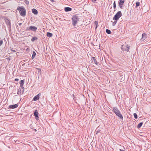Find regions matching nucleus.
Instances as JSON below:
<instances>
[{"mask_svg":"<svg viewBox=\"0 0 151 151\" xmlns=\"http://www.w3.org/2000/svg\"><path fill=\"white\" fill-rule=\"evenodd\" d=\"M22 88L23 89H24V87H23H23H20Z\"/></svg>","mask_w":151,"mask_h":151,"instance_id":"nucleus-37","label":"nucleus"},{"mask_svg":"<svg viewBox=\"0 0 151 151\" xmlns=\"http://www.w3.org/2000/svg\"><path fill=\"white\" fill-rule=\"evenodd\" d=\"M120 151H125L124 150H122L121 149H120Z\"/></svg>","mask_w":151,"mask_h":151,"instance_id":"nucleus-38","label":"nucleus"},{"mask_svg":"<svg viewBox=\"0 0 151 151\" xmlns=\"http://www.w3.org/2000/svg\"><path fill=\"white\" fill-rule=\"evenodd\" d=\"M38 113L37 110H36L35 111L34 113V115L35 116V118L36 120L38 119Z\"/></svg>","mask_w":151,"mask_h":151,"instance_id":"nucleus-7","label":"nucleus"},{"mask_svg":"<svg viewBox=\"0 0 151 151\" xmlns=\"http://www.w3.org/2000/svg\"><path fill=\"white\" fill-rule=\"evenodd\" d=\"M41 95L40 93H39L37 95L35 96L33 98V100L35 101L38 100L40 98V96Z\"/></svg>","mask_w":151,"mask_h":151,"instance_id":"nucleus-9","label":"nucleus"},{"mask_svg":"<svg viewBox=\"0 0 151 151\" xmlns=\"http://www.w3.org/2000/svg\"><path fill=\"white\" fill-rule=\"evenodd\" d=\"M37 39L38 38L36 37H34L32 38L31 40L32 42H34L35 40H37Z\"/></svg>","mask_w":151,"mask_h":151,"instance_id":"nucleus-18","label":"nucleus"},{"mask_svg":"<svg viewBox=\"0 0 151 151\" xmlns=\"http://www.w3.org/2000/svg\"><path fill=\"white\" fill-rule=\"evenodd\" d=\"M95 26V29H96L98 27V22L97 21H96L94 22Z\"/></svg>","mask_w":151,"mask_h":151,"instance_id":"nucleus-21","label":"nucleus"},{"mask_svg":"<svg viewBox=\"0 0 151 151\" xmlns=\"http://www.w3.org/2000/svg\"><path fill=\"white\" fill-rule=\"evenodd\" d=\"M106 32L109 34H110L111 33V31L110 30L106 29Z\"/></svg>","mask_w":151,"mask_h":151,"instance_id":"nucleus-20","label":"nucleus"},{"mask_svg":"<svg viewBox=\"0 0 151 151\" xmlns=\"http://www.w3.org/2000/svg\"><path fill=\"white\" fill-rule=\"evenodd\" d=\"M18 106V104H16L14 105H10L9 106L8 109H14L17 108Z\"/></svg>","mask_w":151,"mask_h":151,"instance_id":"nucleus-6","label":"nucleus"},{"mask_svg":"<svg viewBox=\"0 0 151 151\" xmlns=\"http://www.w3.org/2000/svg\"><path fill=\"white\" fill-rule=\"evenodd\" d=\"M133 115H134V118L135 119H137V115L136 113H134Z\"/></svg>","mask_w":151,"mask_h":151,"instance_id":"nucleus-25","label":"nucleus"},{"mask_svg":"<svg viewBox=\"0 0 151 151\" xmlns=\"http://www.w3.org/2000/svg\"><path fill=\"white\" fill-rule=\"evenodd\" d=\"M22 24V23H19V26H20V25H21Z\"/></svg>","mask_w":151,"mask_h":151,"instance_id":"nucleus-34","label":"nucleus"},{"mask_svg":"<svg viewBox=\"0 0 151 151\" xmlns=\"http://www.w3.org/2000/svg\"><path fill=\"white\" fill-rule=\"evenodd\" d=\"M34 130L35 131V132H36V131H37V130H36V129H34Z\"/></svg>","mask_w":151,"mask_h":151,"instance_id":"nucleus-36","label":"nucleus"},{"mask_svg":"<svg viewBox=\"0 0 151 151\" xmlns=\"http://www.w3.org/2000/svg\"><path fill=\"white\" fill-rule=\"evenodd\" d=\"M15 81H17L19 80V79L18 78H15L14 80Z\"/></svg>","mask_w":151,"mask_h":151,"instance_id":"nucleus-31","label":"nucleus"},{"mask_svg":"<svg viewBox=\"0 0 151 151\" xmlns=\"http://www.w3.org/2000/svg\"><path fill=\"white\" fill-rule=\"evenodd\" d=\"M130 48V46L128 45L125 46L124 45H122L121 46V49L123 51H126L127 52L129 51V49Z\"/></svg>","mask_w":151,"mask_h":151,"instance_id":"nucleus-5","label":"nucleus"},{"mask_svg":"<svg viewBox=\"0 0 151 151\" xmlns=\"http://www.w3.org/2000/svg\"><path fill=\"white\" fill-rule=\"evenodd\" d=\"M5 22L7 26H9V29L11 28V23L9 20L6 19H5Z\"/></svg>","mask_w":151,"mask_h":151,"instance_id":"nucleus-8","label":"nucleus"},{"mask_svg":"<svg viewBox=\"0 0 151 151\" xmlns=\"http://www.w3.org/2000/svg\"><path fill=\"white\" fill-rule=\"evenodd\" d=\"M24 92V89H23V91H22V93H23Z\"/></svg>","mask_w":151,"mask_h":151,"instance_id":"nucleus-40","label":"nucleus"},{"mask_svg":"<svg viewBox=\"0 0 151 151\" xmlns=\"http://www.w3.org/2000/svg\"><path fill=\"white\" fill-rule=\"evenodd\" d=\"M24 2L27 5L29 4V2L27 0H24Z\"/></svg>","mask_w":151,"mask_h":151,"instance_id":"nucleus-26","label":"nucleus"},{"mask_svg":"<svg viewBox=\"0 0 151 151\" xmlns=\"http://www.w3.org/2000/svg\"><path fill=\"white\" fill-rule=\"evenodd\" d=\"M26 30L27 31H30V30H30V27H27L26 29Z\"/></svg>","mask_w":151,"mask_h":151,"instance_id":"nucleus-29","label":"nucleus"},{"mask_svg":"<svg viewBox=\"0 0 151 151\" xmlns=\"http://www.w3.org/2000/svg\"><path fill=\"white\" fill-rule=\"evenodd\" d=\"M122 16V12L121 11H118L114 15V17H113V20H118L119 18Z\"/></svg>","mask_w":151,"mask_h":151,"instance_id":"nucleus-4","label":"nucleus"},{"mask_svg":"<svg viewBox=\"0 0 151 151\" xmlns=\"http://www.w3.org/2000/svg\"><path fill=\"white\" fill-rule=\"evenodd\" d=\"M124 2V0H120L119 2V6L121 8H122V5Z\"/></svg>","mask_w":151,"mask_h":151,"instance_id":"nucleus-12","label":"nucleus"},{"mask_svg":"<svg viewBox=\"0 0 151 151\" xmlns=\"http://www.w3.org/2000/svg\"><path fill=\"white\" fill-rule=\"evenodd\" d=\"M146 35L145 33H144L142 34V39L143 40H145L146 38Z\"/></svg>","mask_w":151,"mask_h":151,"instance_id":"nucleus-15","label":"nucleus"},{"mask_svg":"<svg viewBox=\"0 0 151 151\" xmlns=\"http://www.w3.org/2000/svg\"><path fill=\"white\" fill-rule=\"evenodd\" d=\"M32 12L34 14H37L38 13L37 11L35 9H32Z\"/></svg>","mask_w":151,"mask_h":151,"instance_id":"nucleus-13","label":"nucleus"},{"mask_svg":"<svg viewBox=\"0 0 151 151\" xmlns=\"http://www.w3.org/2000/svg\"><path fill=\"white\" fill-rule=\"evenodd\" d=\"M24 65H25V64H24H24H22V66H24Z\"/></svg>","mask_w":151,"mask_h":151,"instance_id":"nucleus-39","label":"nucleus"},{"mask_svg":"<svg viewBox=\"0 0 151 151\" xmlns=\"http://www.w3.org/2000/svg\"><path fill=\"white\" fill-rule=\"evenodd\" d=\"M114 20L115 21L114 22L112 23V25L113 26H114L116 25V23L117 21H118L117 20Z\"/></svg>","mask_w":151,"mask_h":151,"instance_id":"nucleus-24","label":"nucleus"},{"mask_svg":"<svg viewBox=\"0 0 151 151\" xmlns=\"http://www.w3.org/2000/svg\"><path fill=\"white\" fill-rule=\"evenodd\" d=\"M136 7H137L139 5L140 3L139 2H136Z\"/></svg>","mask_w":151,"mask_h":151,"instance_id":"nucleus-28","label":"nucleus"},{"mask_svg":"<svg viewBox=\"0 0 151 151\" xmlns=\"http://www.w3.org/2000/svg\"><path fill=\"white\" fill-rule=\"evenodd\" d=\"M21 90L20 89V88H19L18 89V91L17 92V94L18 95H19L21 94Z\"/></svg>","mask_w":151,"mask_h":151,"instance_id":"nucleus-22","label":"nucleus"},{"mask_svg":"<svg viewBox=\"0 0 151 151\" xmlns=\"http://www.w3.org/2000/svg\"><path fill=\"white\" fill-rule=\"evenodd\" d=\"M17 10L19 11L20 14L21 16L23 17H24L26 16V9L24 7L18 6Z\"/></svg>","mask_w":151,"mask_h":151,"instance_id":"nucleus-2","label":"nucleus"},{"mask_svg":"<svg viewBox=\"0 0 151 151\" xmlns=\"http://www.w3.org/2000/svg\"><path fill=\"white\" fill-rule=\"evenodd\" d=\"M24 80H22L20 81L19 83L20 84V87H23V86L24 84Z\"/></svg>","mask_w":151,"mask_h":151,"instance_id":"nucleus-14","label":"nucleus"},{"mask_svg":"<svg viewBox=\"0 0 151 151\" xmlns=\"http://www.w3.org/2000/svg\"><path fill=\"white\" fill-rule=\"evenodd\" d=\"M97 133H98V132H97H97L96 134H97Z\"/></svg>","mask_w":151,"mask_h":151,"instance_id":"nucleus-41","label":"nucleus"},{"mask_svg":"<svg viewBox=\"0 0 151 151\" xmlns=\"http://www.w3.org/2000/svg\"><path fill=\"white\" fill-rule=\"evenodd\" d=\"M72 9L69 7H65L64 8V10L66 12H68L71 11Z\"/></svg>","mask_w":151,"mask_h":151,"instance_id":"nucleus-10","label":"nucleus"},{"mask_svg":"<svg viewBox=\"0 0 151 151\" xmlns=\"http://www.w3.org/2000/svg\"><path fill=\"white\" fill-rule=\"evenodd\" d=\"M112 108V111L115 113V114L121 120H122L123 119V116L118 108L116 107H114Z\"/></svg>","mask_w":151,"mask_h":151,"instance_id":"nucleus-1","label":"nucleus"},{"mask_svg":"<svg viewBox=\"0 0 151 151\" xmlns=\"http://www.w3.org/2000/svg\"><path fill=\"white\" fill-rule=\"evenodd\" d=\"M3 40H0V46H1L3 44Z\"/></svg>","mask_w":151,"mask_h":151,"instance_id":"nucleus-30","label":"nucleus"},{"mask_svg":"<svg viewBox=\"0 0 151 151\" xmlns=\"http://www.w3.org/2000/svg\"><path fill=\"white\" fill-rule=\"evenodd\" d=\"M37 29V28L35 26H30V30L31 31H36Z\"/></svg>","mask_w":151,"mask_h":151,"instance_id":"nucleus-11","label":"nucleus"},{"mask_svg":"<svg viewBox=\"0 0 151 151\" xmlns=\"http://www.w3.org/2000/svg\"><path fill=\"white\" fill-rule=\"evenodd\" d=\"M113 7L114 9H115L116 8V4L115 1H114L113 3Z\"/></svg>","mask_w":151,"mask_h":151,"instance_id":"nucleus-27","label":"nucleus"},{"mask_svg":"<svg viewBox=\"0 0 151 151\" xmlns=\"http://www.w3.org/2000/svg\"><path fill=\"white\" fill-rule=\"evenodd\" d=\"M143 122H141L138 124L137 126V127L138 128H139L142 126L143 124Z\"/></svg>","mask_w":151,"mask_h":151,"instance_id":"nucleus-19","label":"nucleus"},{"mask_svg":"<svg viewBox=\"0 0 151 151\" xmlns=\"http://www.w3.org/2000/svg\"><path fill=\"white\" fill-rule=\"evenodd\" d=\"M92 60H93V61L94 63L96 65H98L97 62V60H96L95 57H92Z\"/></svg>","mask_w":151,"mask_h":151,"instance_id":"nucleus-16","label":"nucleus"},{"mask_svg":"<svg viewBox=\"0 0 151 151\" xmlns=\"http://www.w3.org/2000/svg\"><path fill=\"white\" fill-rule=\"evenodd\" d=\"M37 69L39 71H41V70L40 69L37 68Z\"/></svg>","mask_w":151,"mask_h":151,"instance_id":"nucleus-33","label":"nucleus"},{"mask_svg":"<svg viewBox=\"0 0 151 151\" xmlns=\"http://www.w3.org/2000/svg\"><path fill=\"white\" fill-rule=\"evenodd\" d=\"M72 20L73 25L75 26L78 22L79 21V18L77 14L73 15V16Z\"/></svg>","mask_w":151,"mask_h":151,"instance_id":"nucleus-3","label":"nucleus"},{"mask_svg":"<svg viewBox=\"0 0 151 151\" xmlns=\"http://www.w3.org/2000/svg\"><path fill=\"white\" fill-rule=\"evenodd\" d=\"M52 35V34L50 32H48L47 33V36L48 37H51Z\"/></svg>","mask_w":151,"mask_h":151,"instance_id":"nucleus-17","label":"nucleus"},{"mask_svg":"<svg viewBox=\"0 0 151 151\" xmlns=\"http://www.w3.org/2000/svg\"><path fill=\"white\" fill-rule=\"evenodd\" d=\"M36 55V52L35 51H33V52L32 55V59L34 58H35Z\"/></svg>","mask_w":151,"mask_h":151,"instance_id":"nucleus-23","label":"nucleus"},{"mask_svg":"<svg viewBox=\"0 0 151 151\" xmlns=\"http://www.w3.org/2000/svg\"><path fill=\"white\" fill-rule=\"evenodd\" d=\"M96 1V0H92V1L93 2H95V1Z\"/></svg>","mask_w":151,"mask_h":151,"instance_id":"nucleus-32","label":"nucleus"},{"mask_svg":"<svg viewBox=\"0 0 151 151\" xmlns=\"http://www.w3.org/2000/svg\"><path fill=\"white\" fill-rule=\"evenodd\" d=\"M51 1H52V2H54V0H50Z\"/></svg>","mask_w":151,"mask_h":151,"instance_id":"nucleus-35","label":"nucleus"}]
</instances>
